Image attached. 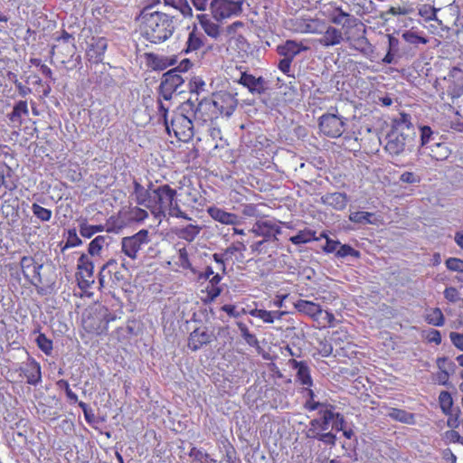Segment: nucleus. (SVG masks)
<instances>
[{
    "mask_svg": "<svg viewBox=\"0 0 463 463\" xmlns=\"http://www.w3.org/2000/svg\"><path fill=\"white\" fill-rule=\"evenodd\" d=\"M188 455L190 458H193L194 460L199 461L200 463H216V460L212 458L207 452L195 447H193L190 449Z\"/></svg>",
    "mask_w": 463,
    "mask_h": 463,
    "instance_id": "37998d69",
    "label": "nucleus"
},
{
    "mask_svg": "<svg viewBox=\"0 0 463 463\" xmlns=\"http://www.w3.org/2000/svg\"><path fill=\"white\" fill-rule=\"evenodd\" d=\"M275 313L265 309L255 308L250 311V315L254 317L261 319L265 323H273L275 320Z\"/></svg>",
    "mask_w": 463,
    "mask_h": 463,
    "instance_id": "de8ad7c7",
    "label": "nucleus"
},
{
    "mask_svg": "<svg viewBox=\"0 0 463 463\" xmlns=\"http://www.w3.org/2000/svg\"><path fill=\"white\" fill-rule=\"evenodd\" d=\"M56 384L60 389L64 390L66 396L70 400L71 402H72V403L78 402L77 394L71 391V389L70 388V384L66 380L61 379L56 383Z\"/></svg>",
    "mask_w": 463,
    "mask_h": 463,
    "instance_id": "3c124183",
    "label": "nucleus"
},
{
    "mask_svg": "<svg viewBox=\"0 0 463 463\" xmlns=\"http://www.w3.org/2000/svg\"><path fill=\"white\" fill-rule=\"evenodd\" d=\"M373 217L374 213L363 211L352 212L349 214V220L351 222L362 225L374 223V221L372 219Z\"/></svg>",
    "mask_w": 463,
    "mask_h": 463,
    "instance_id": "e433bc0d",
    "label": "nucleus"
},
{
    "mask_svg": "<svg viewBox=\"0 0 463 463\" xmlns=\"http://www.w3.org/2000/svg\"><path fill=\"white\" fill-rule=\"evenodd\" d=\"M344 40L343 33L340 29L328 25L323 33L318 43L324 47H331L340 44Z\"/></svg>",
    "mask_w": 463,
    "mask_h": 463,
    "instance_id": "aec40b11",
    "label": "nucleus"
},
{
    "mask_svg": "<svg viewBox=\"0 0 463 463\" xmlns=\"http://www.w3.org/2000/svg\"><path fill=\"white\" fill-rule=\"evenodd\" d=\"M184 79L176 69H171L165 72L162 76L161 83L159 85L160 95L165 100H170L175 92H184L183 85Z\"/></svg>",
    "mask_w": 463,
    "mask_h": 463,
    "instance_id": "0eeeda50",
    "label": "nucleus"
},
{
    "mask_svg": "<svg viewBox=\"0 0 463 463\" xmlns=\"http://www.w3.org/2000/svg\"><path fill=\"white\" fill-rule=\"evenodd\" d=\"M108 240H109V237L102 235H99L96 238H94L89 244V254H90L91 256L99 255L104 244L108 243Z\"/></svg>",
    "mask_w": 463,
    "mask_h": 463,
    "instance_id": "a19ab883",
    "label": "nucleus"
},
{
    "mask_svg": "<svg viewBox=\"0 0 463 463\" xmlns=\"http://www.w3.org/2000/svg\"><path fill=\"white\" fill-rule=\"evenodd\" d=\"M141 34L152 43H161L168 40L175 30V16L155 11L152 5L145 6L140 14Z\"/></svg>",
    "mask_w": 463,
    "mask_h": 463,
    "instance_id": "f03ea898",
    "label": "nucleus"
},
{
    "mask_svg": "<svg viewBox=\"0 0 463 463\" xmlns=\"http://www.w3.org/2000/svg\"><path fill=\"white\" fill-rule=\"evenodd\" d=\"M203 40L204 35L198 32L196 25H194L193 30L188 34L186 47L183 50V52L189 53L191 52L199 50L203 45Z\"/></svg>",
    "mask_w": 463,
    "mask_h": 463,
    "instance_id": "cd10ccee",
    "label": "nucleus"
},
{
    "mask_svg": "<svg viewBox=\"0 0 463 463\" xmlns=\"http://www.w3.org/2000/svg\"><path fill=\"white\" fill-rule=\"evenodd\" d=\"M56 41H62L65 43L71 44V50H69V52H74L75 49V43H74V37L72 34L69 33L65 30L62 31L61 35L56 38Z\"/></svg>",
    "mask_w": 463,
    "mask_h": 463,
    "instance_id": "0e129e2a",
    "label": "nucleus"
},
{
    "mask_svg": "<svg viewBox=\"0 0 463 463\" xmlns=\"http://www.w3.org/2000/svg\"><path fill=\"white\" fill-rule=\"evenodd\" d=\"M107 40L104 38H99L95 40L93 43L90 44L89 49L87 50V56L89 60L99 63L103 60V55L107 50Z\"/></svg>",
    "mask_w": 463,
    "mask_h": 463,
    "instance_id": "412c9836",
    "label": "nucleus"
},
{
    "mask_svg": "<svg viewBox=\"0 0 463 463\" xmlns=\"http://www.w3.org/2000/svg\"><path fill=\"white\" fill-rule=\"evenodd\" d=\"M345 425L346 421L345 420L344 415H342L339 412L333 411L332 428L335 429L336 431H340L341 430H344Z\"/></svg>",
    "mask_w": 463,
    "mask_h": 463,
    "instance_id": "4d7b16f0",
    "label": "nucleus"
},
{
    "mask_svg": "<svg viewBox=\"0 0 463 463\" xmlns=\"http://www.w3.org/2000/svg\"><path fill=\"white\" fill-rule=\"evenodd\" d=\"M82 244V241L79 238L76 229H71L68 231V237L66 243L62 249L64 250L65 249L71 248V247H77Z\"/></svg>",
    "mask_w": 463,
    "mask_h": 463,
    "instance_id": "8fccbe9b",
    "label": "nucleus"
},
{
    "mask_svg": "<svg viewBox=\"0 0 463 463\" xmlns=\"http://www.w3.org/2000/svg\"><path fill=\"white\" fill-rule=\"evenodd\" d=\"M207 213L213 220L223 224H236L239 222L238 215L215 206L209 207Z\"/></svg>",
    "mask_w": 463,
    "mask_h": 463,
    "instance_id": "bb28decb",
    "label": "nucleus"
},
{
    "mask_svg": "<svg viewBox=\"0 0 463 463\" xmlns=\"http://www.w3.org/2000/svg\"><path fill=\"white\" fill-rule=\"evenodd\" d=\"M444 298L448 301L452 302V303L457 302L460 298L458 290L453 287L447 288L444 290Z\"/></svg>",
    "mask_w": 463,
    "mask_h": 463,
    "instance_id": "e2e57ef3",
    "label": "nucleus"
},
{
    "mask_svg": "<svg viewBox=\"0 0 463 463\" xmlns=\"http://www.w3.org/2000/svg\"><path fill=\"white\" fill-rule=\"evenodd\" d=\"M152 196L151 207L149 209H152L155 216L165 217L167 209L177 199V192L165 184L156 186L155 191L152 192Z\"/></svg>",
    "mask_w": 463,
    "mask_h": 463,
    "instance_id": "423d86ee",
    "label": "nucleus"
},
{
    "mask_svg": "<svg viewBox=\"0 0 463 463\" xmlns=\"http://www.w3.org/2000/svg\"><path fill=\"white\" fill-rule=\"evenodd\" d=\"M317 240L316 232L311 230L300 231L296 235L289 238V241L295 245H300Z\"/></svg>",
    "mask_w": 463,
    "mask_h": 463,
    "instance_id": "c9c22d12",
    "label": "nucleus"
},
{
    "mask_svg": "<svg viewBox=\"0 0 463 463\" xmlns=\"http://www.w3.org/2000/svg\"><path fill=\"white\" fill-rule=\"evenodd\" d=\"M246 249V245L242 241H234L224 250L223 256H225L226 260H229L232 256L238 253L239 255L236 256V260L242 261L244 260L243 252Z\"/></svg>",
    "mask_w": 463,
    "mask_h": 463,
    "instance_id": "72a5a7b5",
    "label": "nucleus"
},
{
    "mask_svg": "<svg viewBox=\"0 0 463 463\" xmlns=\"http://www.w3.org/2000/svg\"><path fill=\"white\" fill-rule=\"evenodd\" d=\"M202 227L195 224H188L179 230L177 236L186 241H193L200 233Z\"/></svg>",
    "mask_w": 463,
    "mask_h": 463,
    "instance_id": "f704fd0d",
    "label": "nucleus"
},
{
    "mask_svg": "<svg viewBox=\"0 0 463 463\" xmlns=\"http://www.w3.org/2000/svg\"><path fill=\"white\" fill-rule=\"evenodd\" d=\"M449 338L452 344L458 349L463 351V334L451 332L449 334Z\"/></svg>",
    "mask_w": 463,
    "mask_h": 463,
    "instance_id": "774afa93",
    "label": "nucleus"
},
{
    "mask_svg": "<svg viewBox=\"0 0 463 463\" xmlns=\"http://www.w3.org/2000/svg\"><path fill=\"white\" fill-rule=\"evenodd\" d=\"M20 267L26 280L36 288L38 293L43 294V288H39V284H43L41 276V270L43 265L37 263L31 256H24L20 260Z\"/></svg>",
    "mask_w": 463,
    "mask_h": 463,
    "instance_id": "9d476101",
    "label": "nucleus"
},
{
    "mask_svg": "<svg viewBox=\"0 0 463 463\" xmlns=\"http://www.w3.org/2000/svg\"><path fill=\"white\" fill-rule=\"evenodd\" d=\"M27 383L31 385L38 384L42 380L41 366L34 359H29L25 367L23 370Z\"/></svg>",
    "mask_w": 463,
    "mask_h": 463,
    "instance_id": "a878e982",
    "label": "nucleus"
},
{
    "mask_svg": "<svg viewBox=\"0 0 463 463\" xmlns=\"http://www.w3.org/2000/svg\"><path fill=\"white\" fill-rule=\"evenodd\" d=\"M426 321L435 326H441L444 324V316L438 307L433 308L426 316Z\"/></svg>",
    "mask_w": 463,
    "mask_h": 463,
    "instance_id": "c03bdc74",
    "label": "nucleus"
},
{
    "mask_svg": "<svg viewBox=\"0 0 463 463\" xmlns=\"http://www.w3.org/2000/svg\"><path fill=\"white\" fill-rule=\"evenodd\" d=\"M150 242L149 232L146 229H142L132 236L124 237L121 240L122 252L130 258L136 260L138 251L142 249L143 245Z\"/></svg>",
    "mask_w": 463,
    "mask_h": 463,
    "instance_id": "6e6552de",
    "label": "nucleus"
},
{
    "mask_svg": "<svg viewBox=\"0 0 463 463\" xmlns=\"http://www.w3.org/2000/svg\"><path fill=\"white\" fill-rule=\"evenodd\" d=\"M178 260L180 266L184 269H190L192 264L189 260L187 250L183 247L178 250Z\"/></svg>",
    "mask_w": 463,
    "mask_h": 463,
    "instance_id": "052dcab7",
    "label": "nucleus"
},
{
    "mask_svg": "<svg viewBox=\"0 0 463 463\" xmlns=\"http://www.w3.org/2000/svg\"><path fill=\"white\" fill-rule=\"evenodd\" d=\"M319 129L326 137H339L345 131V122L340 116L326 113L319 118Z\"/></svg>",
    "mask_w": 463,
    "mask_h": 463,
    "instance_id": "9b49d317",
    "label": "nucleus"
},
{
    "mask_svg": "<svg viewBox=\"0 0 463 463\" xmlns=\"http://www.w3.org/2000/svg\"><path fill=\"white\" fill-rule=\"evenodd\" d=\"M115 319L116 316L108 307L102 305H96L84 313L82 326L90 334L97 335H105L108 332L109 323Z\"/></svg>",
    "mask_w": 463,
    "mask_h": 463,
    "instance_id": "20e7f679",
    "label": "nucleus"
},
{
    "mask_svg": "<svg viewBox=\"0 0 463 463\" xmlns=\"http://www.w3.org/2000/svg\"><path fill=\"white\" fill-rule=\"evenodd\" d=\"M439 402L443 412L448 413L453 405V401L450 393L447 391H442L439 395Z\"/></svg>",
    "mask_w": 463,
    "mask_h": 463,
    "instance_id": "09e8293b",
    "label": "nucleus"
},
{
    "mask_svg": "<svg viewBox=\"0 0 463 463\" xmlns=\"http://www.w3.org/2000/svg\"><path fill=\"white\" fill-rule=\"evenodd\" d=\"M135 201L138 205H142L146 208L151 207L152 202V192L155 191V186L152 182H149L147 188L146 189L136 179L133 181Z\"/></svg>",
    "mask_w": 463,
    "mask_h": 463,
    "instance_id": "f3484780",
    "label": "nucleus"
},
{
    "mask_svg": "<svg viewBox=\"0 0 463 463\" xmlns=\"http://www.w3.org/2000/svg\"><path fill=\"white\" fill-rule=\"evenodd\" d=\"M216 339L213 332H210L206 326L197 327L189 334L187 346L196 352Z\"/></svg>",
    "mask_w": 463,
    "mask_h": 463,
    "instance_id": "f8f14e48",
    "label": "nucleus"
},
{
    "mask_svg": "<svg viewBox=\"0 0 463 463\" xmlns=\"http://www.w3.org/2000/svg\"><path fill=\"white\" fill-rule=\"evenodd\" d=\"M294 307L298 312L303 313L316 319H317L318 316H320L323 312L320 305L304 299L297 300L294 303Z\"/></svg>",
    "mask_w": 463,
    "mask_h": 463,
    "instance_id": "393cba45",
    "label": "nucleus"
},
{
    "mask_svg": "<svg viewBox=\"0 0 463 463\" xmlns=\"http://www.w3.org/2000/svg\"><path fill=\"white\" fill-rule=\"evenodd\" d=\"M238 82L246 87L251 93L257 92L261 94L265 92V80L262 77L256 78L247 72H241Z\"/></svg>",
    "mask_w": 463,
    "mask_h": 463,
    "instance_id": "a211bd4d",
    "label": "nucleus"
},
{
    "mask_svg": "<svg viewBox=\"0 0 463 463\" xmlns=\"http://www.w3.org/2000/svg\"><path fill=\"white\" fill-rule=\"evenodd\" d=\"M410 114L400 113L392 120L384 149L392 156L411 153L417 145V132Z\"/></svg>",
    "mask_w": 463,
    "mask_h": 463,
    "instance_id": "f257e3e1",
    "label": "nucleus"
},
{
    "mask_svg": "<svg viewBox=\"0 0 463 463\" xmlns=\"http://www.w3.org/2000/svg\"><path fill=\"white\" fill-rule=\"evenodd\" d=\"M32 212L33 215L42 222H48L52 218V211L37 203H33Z\"/></svg>",
    "mask_w": 463,
    "mask_h": 463,
    "instance_id": "a18cd8bd",
    "label": "nucleus"
},
{
    "mask_svg": "<svg viewBox=\"0 0 463 463\" xmlns=\"http://www.w3.org/2000/svg\"><path fill=\"white\" fill-rule=\"evenodd\" d=\"M213 100L219 115H225L226 117L232 116L238 105L237 99L228 91H220L213 94Z\"/></svg>",
    "mask_w": 463,
    "mask_h": 463,
    "instance_id": "ddd939ff",
    "label": "nucleus"
},
{
    "mask_svg": "<svg viewBox=\"0 0 463 463\" xmlns=\"http://www.w3.org/2000/svg\"><path fill=\"white\" fill-rule=\"evenodd\" d=\"M449 149L445 143L434 142L430 144L425 155L437 161H442L449 157Z\"/></svg>",
    "mask_w": 463,
    "mask_h": 463,
    "instance_id": "c756f323",
    "label": "nucleus"
},
{
    "mask_svg": "<svg viewBox=\"0 0 463 463\" xmlns=\"http://www.w3.org/2000/svg\"><path fill=\"white\" fill-rule=\"evenodd\" d=\"M198 98L194 100L192 98L182 103L181 110L191 113L194 118L195 125L210 127L213 119L217 118L220 115L213 99H202L197 104Z\"/></svg>",
    "mask_w": 463,
    "mask_h": 463,
    "instance_id": "7ed1b4c3",
    "label": "nucleus"
},
{
    "mask_svg": "<svg viewBox=\"0 0 463 463\" xmlns=\"http://www.w3.org/2000/svg\"><path fill=\"white\" fill-rule=\"evenodd\" d=\"M317 440L323 442L325 445L334 447L336 444V435L332 431H321Z\"/></svg>",
    "mask_w": 463,
    "mask_h": 463,
    "instance_id": "5fc2aeb1",
    "label": "nucleus"
},
{
    "mask_svg": "<svg viewBox=\"0 0 463 463\" xmlns=\"http://www.w3.org/2000/svg\"><path fill=\"white\" fill-rule=\"evenodd\" d=\"M329 20L331 23L341 25L343 28L351 27L352 20L355 19L348 13L345 12L342 8L336 7L329 14Z\"/></svg>",
    "mask_w": 463,
    "mask_h": 463,
    "instance_id": "c85d7f7f",
    "label": "nucleus"
},
{
    "mask_svg": "<svg viewBox=\"0 0 463 463\" xmlns=\"http://www.w3.org/2000/svg\"><path fill=\"white\" fill-rule=\"evenodd\" d=\"M252 232L259 236H262L267 241H278L277 235L281 233V228L271 221H259L254 225Z\"/></svg>",
    "mask_w": 463,
    "mask_h": 463,
    "instance_id": "2eb2a0df",
    "label": "nucleus"
},
{
    "mask_svg": "<svg viewBox=\"0 0 463 463\" xmlns=\"http://www.w3.org/2000/svg\"><path fill=\"white\" fill-rule=\"evenodd\" d=\"M78 269L80 270L76 276L79 280V286L81 288L90 286V283L94 282L93 269L94 265L86 254H81L78 260Z\"/></svg>",
    "mask_w": 463,
    "mask_h": 463,
    "instance_id": "4468645a",
    "label": "nucleus"
},
{
    "mask_svg": "<svg viewBox=\"0 0 463 463\" xmlns=\"http://www.w3.org/2000/svg\"><path fill=\"white\" fill-rule=\"evenodd\" d=\"M340 245V241H334L330 238H326V244L325 246L323 247V250L327 252V253H332V252H336V250H338L337 248L339 247Z\"/></svg>",
    "mask_w": 463,
    "mask_h": 463,
    "instance_id": "338daca9",
    "label": "nucleus"
},
{
    "mask_svg": "<svg viewBox=\"0 0 463 463\" xmlns=\"http://www.w3.org/2000/svg\"><path fill=\"white\" fill-rule=\"evenodd\" d=\"M166 213L172 217L191 220V218L181 210L180 206L178 205L177 200L175 201L174 203L167 209Z\"/></svg>",
    "mask_w": 463,
    "mask_h": 463,
    "instance_id": "864d4df0",
    "label": "nucleus"
},
{
    "mask_svg": "<svg viewBox=\"0 0 463 463\" xmlns=\"http://www.w3.org/2000/svg\"><path fill=\"white\" fill-rule=\"evenodd\" d=\"M124 269L125 267V260L122 259L120 262L117 260L110 259L108 260L101 268L99 274V280L101 286L105 284L106 278L109 277L112 279V274H117L118 269Z\"/></svg>",
    "mask_w": 463,
    "mask_h": 463,
    "instance_id": "5701e85b",
    "label": "nucleus"
},
{
    "mask_svg": "<svg viewBox=\"0 0 463 463\" xmlns=\"http://www.w3.org/2000/svg\"><path fill=\"white\" fill-rule=\"evenodd\" d=\"M437 10L433 7L424 5L420 9V14L426 20H435Z\"/></svg>",
    "mask_w": 463,
    "mask_h": 463,
    "instance_id": "69168bd1",
    "label": "nucleus"
},
{
    "mask_svg": "<svg viewBox=\"0 0 463 463\" xmlns=\"http://www.w3.org/2000/svg\"><path fill=\"white\" fill-rule=\"evenodd\" d=\"M400 181L405 184H417L420 182V177L412 172H404L401 175Z\"/></svg>",
    "mask_w": 463,
    "mask_h": 463,
    "instance_id": "680f3d73",
    "label": "nucleus"
},
{
    "mask_svg": "<svg viewBox=\"0 0 463 463\" xmlns=\"http://www.w3.org/2000/svg\"><path fill=\"white\" fill-rule=\"evenodd\" d=\"M420 145L417 151L419 156H424L427 153L430 144L436 142V138L439 134L435 133L429 126L420 127Z\"/></svg>",
    "mask_w": 463,
    "mask_h": 463,
    "instance_id": "b1692460",
    "label": "nucleus"
},
{
    "mask_svg": "<svg viewBox=\"0 0 463 463\" xmlns=\"http://www.w3.org/2000/svg\"><path fill=\"white\" fill-rule=\"evenodd\" d=\"M320 423H321V431H326L329 429L330 422L333 420V411L326 409L324 411H320Z\"/></svg>",
    "mask_w": 463,
    "mask_h": 463,
    "instance_id": "603ef678",
    "label": "nucleus"
},
{
    "mask_svg": "<svg viewBox=\"0 0 463 463\" xmlns=\"http://www.w3.org/2000/svg\"><path fill=\"white\" fill-rule=\"evenodd\" d=\"M445 265L450 271H455L458 273L455 277L458 281L463 282V260L458 258H449L446 260Z\"/></svg>",
    "mask_w": 463,
    "mask_h": 463,
    "instance_id": "4c0bfd02",
    "label": "nucleus"
},
{
    "mask_svg": "<svg viewBox=\"0 0 463 463\" xmlns=\"http://www.w3.org/2000/svg\"><path fill=\"white\" fill-rule=\"evenodd\" d=\"M238 328L241 332L242 338L250 346H257L259 345L258 338L254 334H251L248 326L242 322H237Z\"/></svg>",
    "mask_w": 463,
    "mask_h": 463,
    "instance_id": "79ce46f5",
    "label": "nucleus"
},
{
    "mask_svg": "<svg viewBox=\"0 0 463 463\" xmlns=\"http://www.w3.org/2000/svg\"><path fill=\"white\" fill-rule=\"evenodd\" d=\"M242 0H212L210 10L213 17L221 21L232 15L240 14L242 11Z\"/></svg>",
    "mask_w": 463,
    "mask_h": 463,
    "instance_id": "1a4fd4ad",
    "label": "nucleus"
},
{
    "mask_svg": "<svg viewBox=\"0 0 463 463\" xmlns=\"http://www.w3.org/2000/svg\"><path fill=\"white\" fill-rule=\"evenodd\" d=\"M197 19L199 20V23L205 33L213 38H217L219 36V25L210 21L206 14H198Z\"/></svg>",
    "mask_w": 463,
    "mask_h": 463,
    "instance_id": "473e14b6",
    "label": "nucleus"
},
{
    "mask_svg": "<svg viewBox=\"0 0 463 463\" xmlns=\"http://www.w3.org/2000/svg\"><path fill=\"white\" fill-rule=\"evenodd\" d=\"M28 115L27 102L25 100H19L14 104L12 112L7 117L13 123L21 125L23 117H27Z\"/></svg>",
    "mask_w": 463,
    "mask_h": 463,
    "instance_id": "7c9ffc66",
    "label": "nucleus"
},
{
    "mask_svg": "<svg viewBox=\"0 0 463 463\" xmlns=\"http://www.w3.org/2000/svg\"><path fill=\"white\" fill-rule=\"evenodd\" d=\"M192 117L191 113L182 111L180 106L179 111L174 113L172 116L171 121L169 122V131H167V133L171 134L173 131L178 140L188 142L194 136L195 128H198L195 125L194 119L192 120Z\"/></svg>",
    "mask_w": 463,
    "mask_h": 463,
    "instance_id": "39448f33",
    "label": "nucleus"
},
{
    "mask_svg": "<svg viewBox=\"0 0 463 463\" xmlns=\"http://www.w3.org/2000/svg\"><path fill=\"white\" fill-rule=\"evenodd\" d=\"M335 256L337 258H345L347 256H352L354 258H360L361 253L359 250L354 249L348 244H341L339 245V249L335 252Z\"/></svg>",
    "mask_w": 463,
    "mask_h": 463,
    "instance_id": "49530a36",
    "label": "nucleus"
},
{
    "mask_svg": "<svg viewBox=\"0 0 463 463\" xmlns=\"http://www.w3.org/2000/svg\"><path fill=\"white\" fill-rule=\"evenodd\" d=\"M388 417L393 420L405 423V424H414L415 422V415L411 412H409L405 410L391 408L388 411Z\"/></svg>",
    "mask_w": 463,
    "mask_h": 463,
    "instance_id": "2f4dec72",
    "label": "nucleus"
},
{
    "mask_svg": "<svg viewBox=\"0 0 463 463\" xmlns=\"http://www.w3.org/2000/svg\"><path fill=\"white\" fill-rule=\"evenodd\" d=\"M308 47L295 40H287L283 44L277 46V52L285 60L293 61L294 58Z\"/></svg>",
    "mask_w": 463,
    "mask_h": 463,
    "instance_id": "dca6fc26",
    "label": "nucleus"
},
{
    "mask_svg": "<svg viewBox=\"0 0 463 463\" xmlns=\"http://www.w3.org/2000/svg\"><path fill=\"white\" fill-rule=\"evenodd\" d=\"M157 109L159 117L163 119L166 131H169V122L167 118L168 108L165 106V104L160 99H158L157 100Z\"/></svg>",
    "mask_w": 463,
    "mask_h": 463,
    "instance_id": "13d9d810",
    "label": "nucleus"
},
{
    "mask_svg": "<svg viewBox=\"0 0 463 463\" xmlns=\"http://www.w3.org/2000/svg\"><path fill=\"white\" fill-rule=\"evenodd\" d=\"M38 333V335L35 339L38 347L43 351L45 354H51L52 351V341L49 339L44 334L40 333L39 329L34 330L33 334Z\"/></svg>",
    "mask_w": 463,
    "mask_h": 463,
    "instance_id": "58836bf2",
    "label": "nucleus"
},
{
    "mask_svg": "<svg viewBox=\"0 0 463 463\" xmlns=\"http://www.w3.org/2000/svg\"><path fill=\"white\" fill-rule=\"evenodd\" d=\"M190 91L192 93H195L196 96L199 95V93L203 90H204L205 82L203 80L202 78L194 77L189 82Z\"/></svg>",
    "mask_w": 463,
    "mask_h": 463,
    "instance_id": "6e6d98bb",
    "label": "nucleus"
},
{
    "mask_svg": "<svg viewBox=\"0 0 463 463\" xmlns=\"http://www.w3.org/2000/svg\"><path fill=\"white\" fill-rule=\"evenodd\" d=\"M402 38L409 43L413 45L426 44L429 43V39L423 35H420L413 29L405 31L402 33Z\"/></svg>",
    "mask_w": 463,
    "mask_h": 463,
    "instance_id": "ea45409f",
    "label": "nucleus"
},
{
    "mask_svg": "<svg viewBox=\"0 0 463 463\" xmlns=\"http://www.w3.org/2000/svg\"><path fill=\"white\" fill-rule=\"evenodd\" d=\"M320 201L323 204L331 206L336 211L344 210L348 203V198L345 193H328L321 196Z\"/></svg>",
    "mask_w": 463,
    "mask_h": 463,
    "instance_id": "6ab92c4d",
    "label": "nucleus"
},
{
    "mask_svg": "<svg viewBox=\"0 0 463 463\" xmlns=\"http://www.w3.org/2000/svg\"><path fill=\"white\" fill-rule=\"evenodd\" d=\"M289 364L293 369L297 371V378L303 385L311 386L313 382L310 375V369L306 361L289 360Z\"/></svg>",
    "mask_w": 463,
    "mask_h": 463,
    "instance_id": "4be33fe9",
    "label": "nucleus"
},
{
    "mask_svg": "<svg viewBox=\"0 0 463 463\" xmlns=\"http://www.w3.org/2000/svg\"><path fill=\"white\" fill-rule=\"evenodd\" d=\"M80 234L84 238H91L94 235L92 225L88 224L87 220H82L79 225Z\"/></svg>",
    "mask_w": 463,
    "mask_h": 463,
    "instance_id": "bf43d9fd",
    "label": "nucleus"
}]
</instances>
